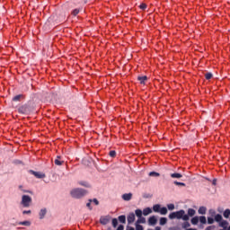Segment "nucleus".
Masks as SVG:
<instances>
[{
  "instance_id": "nucleus-10",
  "label": "nucleus",
  "mask_w": 230,
  "mask_h": 230,
  "mask_svg": "<svg viewBox=\"0 0 230 230\" xmlns=\"http://www.w3.org/2000/svg\"><path fill=\"white\" fill-rule=\"evenodd\" d=\"M136 220V214L134 213H129L128 216V224H134Z\"/></svg>"
},
{
  "instance_id": "nucleus-47",
  "label": "nucleus",
  "mask_w": 230,
  "mask_h": 230,
  "mask_svg": "<svg viewBox=\"0 0 230 230\" xmlns=\"http://www.w3.org/2000/svg\"><path fill=\"white\" fill-rule=\"evenodd\" d=\"M187 230H197V229H195V228H189V229H187Z\"/></svg>"
},
{
  "instance_id": "nucleus-33",
  "label": "nucleus",
  "mask_w": 230,
  "mask_h": 230,
  "mask_svg": "<svg viewBox=\"0 0 230 230\" xmlns=\"http://www.w3.org/2000/svg\"><path fill=\"white\" fill-rule=\"evenodd\" d=\"M167 208L170 211H173V209H175V205L173 204H169L167 205Z\"/></svg>"
},
{
  "instance_id": "nucleus-34",
  "label": "nucleus",
  "mask_w": 230,
  "mask_h": 230,
  "mask_svg": "<svg viewBox=\"0 0 230 230\" xmlns=\"http://www.w3.org/2000/svg\"><path fill=\"white\" fill-rule=\"evenodd\" d=\"M109 155L110 157H116V151L114 150L110 151Z\"/></svg>"
},
{
  "instance_id": "nucleus-14",
  "label": "nucleus",
  "mask_w": 230,
  "mask_h": 230,
  "mask_svg": "<svg viewBox=\"0 0 230 230\" xmlns=\"http://www.w3.org/2000/svg\"><path fill=\"white\" fill-rule=\"evenodd\" d=\"M142 213H143L144 217H147V215H150V213H152V208H146L143 209Z\"/></svg>"
},
{
  "instance_id": "nucleus-5",
  "label": "nucleus",
  "mask_w": 230,
  "mask_h": 230,
  "mask_svg": "<svg viewBox=\"0 0 230 230\" xmlns=\"http://www.w3.org/2000/svg\"><path fill=\"white\" fill-rule=\"evenodd\" d=\"M109 222H111V216L101 217L100 224H102V226H107V224H109Z\"/></svg>"
},
{
  "instance_id": "nucleus-48",
  "label": "nucleus",
  "mask_w": 230,
  "mask_h": 230,
  "mask_svg": "<svg viewBox=\"0 0 230 230\" xmlns=\"http://www.w3.org/2000/svg\"><path fill=\"white\" fill-rule=\"evenodd\" d=\"M24 192H25V193H29L30 191H28V190H24Z\"/></svg>"
},
{
  "instance_id": "nucleus-41",
  "label": "nucleus",
  "mask_w": 230,
  "mask_h": 230,
  "mask_svg": "<svg viewBox=\"0 0 230 230\" xmlns=\"http://www.w3.org/2000/svg\"><path fill=\"white\" fill-rule=\"evenodd\" d=\"M182 227H183L184 229H186V227H190V223H188V222L183 223Z\"/></svg>"
},
{
  "instance_id": "nucleus-17",
  "label": "nucleus",
  "mask_w": 230,
  "mask_h": 230,
  "mask_svg": "<svg viewBox=\"0 0 230 230\" xmlns=\"http://www.w3.org/2000/svg\"><path fill=\"white\" fill-rule=\"evenodd\" d=\"M135 215L137 217V218H141V217H143V210L142 209L135 210Z\"/></svg>"
},
{
  "instance_id": "nucleus-23",
  "label": "nucleus",
  "mask_w": 230,
  "mask_h": 230,
  "mask_svg": "<svg viewBox=\"0 0 230 230\" xmlns=\"http://www.w3.org/2000/svg\"><path fill=\"white\" fill-rule=\"evenodd\" d=\"M146 222V219L145 217H143V216L138 217V219L137 221V224H145Z\"/></svg>"
},
{
  "instance_id": "nucleus-44",
  "label": "nucleus",
  "mask_w": 230,
  "mask_h": 230,
  "mask_svg": "<svg viewBox=\"0 0 230 230\" xmlns=\"http://www.w3.org/2000/svg\"><path fill=\"white\" fill-rule=\"evenodd\" d=\"M93 202L95 204V206H98V204H100L97 199H93Z\"/></svg>"
},
{
  "instance_id": "nucleus-45",
  "label": "nucleus",
  "mask_w": 230,
  "mask_h": 230,
  "mask_svg": "<svg viewBox=\"0 0 230 230\" xmlns=\"http://www.w3.org/2000/svg\"><path fill=\"white\" fill-rule=\"evenodd\" d=\"M126 230H134V227H128Z\"/></svg>"
},
{
  "instance_id": "nucleus-1",
  "label": "nucleus",
  "mask_w": 230,
  "mask_h": 230,
  "mask_svg": "<svg viewBox=\"0 0 230 230\" xmlns=\"http://www.w3.org/2000/svg\"><path fill=\"white\" fill-rule=\"evenodd\" d=\"M169 218L170 220H173L174 218L181 220V218H182V220H185V222H187V220H190V217L186 215V212L184 210L171 213L169 215Z\"/></svg>"
},
{
  "instance_id": "nucleus-50",
  "label": "nucleus",
  "mask_w": 230,
  "mask_h": 230,
  "mask_svg": "<svg viewBox=\"0 0 230 230\" xmlns=\"http://www.w3.org/2000/svg\"><path fill=\"white\" fill-rule=\"evenodd\" d=\"M178 184H182V183H178Z\"/></svg>"
},
{
  "instance_id": "nucleus-46",
  "label": "nucleus",
  "mask_w": 230,
  "mask_h": 230,
  "mask_svg": "<svg viewBox=\"0 0 230 230\" xmlns=\"http://www.w3.org/2000/svg\"><path fill=\"white\" fill-rule=\"evenodd\" d=\"M155 230H161V227L157 226V227L155 228Z\"/></svg>"
},
{
  "instance_id": "nucleus-28",
  "label": "nucleus",
  "mask_w": 230,
  "mask_h": 230,
  "mask_svg": "<svg viewBox=\"0 0 230 230\" xmlns=\"http://www.w3.org/2000/svg\"><path fill=\"white\" fill-rule=\"evenodd\" d=\"M205 78H206V80H211V79L213 78V74H211V73H207V74L205 75Z\"/></svg>"
},
{
  "instance_id": "nucleus-7",
  "label": "nucleus",
  "mask_w": 230,
  "mask_h": 230,
  "mask_svg": "<svg viewBox=\"0 0 230 230\" xmlns=\"http://www.w3.org/2000/svg\"><path fill=\"white\" fill-rule=\"evenodd\" d=\"M22 100H26V95L25 94H18V95H15L13 98V102H22Z\"/></svg>"
},
{
  "instance_id": "nucleus-19",
  "label": "nucleus",
  "mask_w": 230,
  "mask_h": 230,
  "mask_svg": "<svg viewBox=\"0 0 230 230\" xmlns=\"http://www.w3.org/2000/svg\"><path fill=\"white\" fill-rule=\"evenodd\" d=\"M171 177L172 179H181V177H182V174H181L179 172H174V173L171 174Z\"/></svg>"
},
{
  "instance_id": "nucleus-32",
  "label": "nucleus",
  "mask_w": 230,
  "mask_h": 230,
  "mask_svg": "<svg viewBox=\"0 0 230 230\" xmlns=\"http://www.w3.org/2000/svg\"><path fill=\"white\" fill-rule=\"evenodd\" d=\"M111 224H112L113 227H118V219L113 218L111 221Z\"/></svg>"
},
{
  "instance_id": "nucleus-12",
  "label": "nucleus",
  "mask_w": 230,
  "mask_h": 230,
  "mask_svg": "<svg viewBox=\"0 0 230 230\" xmlns=\"http://www.w3.org/2000/svg\"><path fill=\"white\" fill-rule=\"evenodd\" d=\"M60 159H62L61 156H57V159L54 161L57 166H62V164H64V161H61Z\"/></svg>"
},
{
  "instance_id": "nucleus-26",
  "label": "nucleus",
  "mask_w": 230,
  "mask_h": 230,
  "mask_svg": "<svg viewBox=\"0 0 230 230\" xmlns=\"http://www.w3.org/2000/svg\"><path fill=\"white\" fill-rule=\"evenodd\" d=\"M224 217H225V218H229V216H230V209H226L225 211H224Z\"/></svg>"
},
{
  "instance_id": "nucleus-38",
  "label": "nucleus",
  "mask_w": 230,
  "mask_h": 230,
  "mask_svg": "<svg viewBox=\"0 0 230 230\" xmlns=\"http://www.w3.org/2000/svg\"><path fill=\"white\" fill-rule=\"evenodd\" d=\"M22 215H31V210H23Z\"/></svg>"
},
{
  "instance_id": "nucleus-40",
  "label": "nucleus",
  "mask_w": 230,
  "mask_h": 230,
  "mask_svg": "<svg viewBox=\"0 0 230 230\" xmlns=\"http://www.w3.org/2000/svg\"><path fill=\"white\" fill-rule=\"evenodd\" d=\"M92 202H93V200L89 199V202L86 204V206L89 208V209H93V208L91 207Z\"/></svg>"
},
{
  "instance_id": "nucleus-3",
  "label": "nucleus",
  "mask_w": 230,
  "mask_h": 230,
  "mask_svg": "<svg viewBox=\"0 0 230 230\" xmlns=\"http://www.w3.org/2000/svg\"><path fill=\"white\" fill-rule=\"evenodd\" d=\"M31 197L28 196V195H22V201L21 204L22 206V208H30V206H31Z\"/></svg>"
},
{
  "instance_id": "nucleus-9",
  "label": "nucleus",
  "mask_w": 230,
  "mask_h": 230,
  "mask_svg": "<svg viewBox=\"0 0 230 230\" xmlns=\"http://www.w3.org/2000/svg\"><path fill=\"white\" fill-rule=\"evenodd\" d=\"M138 82H140L141 85H145L146 82L148 81V76L143 75L137 77Z\"/></svg>"
},
{
  "instance_id": "nucleus-21",
  "label": "nucleus",
  "mask_w": 230,
  "mask_h": 230,
  "mask_svg": "<svg viewBox=\"0 0 230 230\" xmlns=\"http://www.w3.org/2000/svg\"><path fill=\"white\" fill-rule=\"evenodd\" d=\"M188 217H195V209L193 208H189L188 209Z\"/></svg>"
},
{
  "instance_id": "nucleus-37",
  "label": "nucleus",
  "mask_w": 230,
  "mask_h": 230,
  "mask_svg": "<svg viewBox=\"0 0 230 230\" xmlns=\"http://www.w3.org/2000/svg\"><path fill=\"white\" fill-rule=\"evenodd\" d=\"M215 219L213 217H208V224H214Z\"/></svg>"
},
{
  "instance_id": "nucleus-8",
  "label": "nucleus",
  "mask_w": 230,
  "mask_h": 230,
  "mask_svg": "<svg viewBox=\"0 0 230 230\" xmlns=\"http://www.w3.org/2000/svg\"><path fill=\"white\" fill-rule=\"evenodd\" d=\"M19 114H26L28 112V105L24 104L18 108Z\"/></svg>"
},
{
  "instance_id": "nucleus-11",
  "label": "nucleus",
  "mask_w": 230,
  "mask_h": 230,
  "mask_svg": "<svg viewBox=\"0 0 230 230\" xmlns=\"http://www.w3.org/2000/svg\"><path fill=\"white\" fill-rule=\"evenodd\" d=\"M148 223L150 226H155L157 224V218H155V216L150 217L148 219Z\"/></svg>"
},
{
  "instance_id": "nucleus-6",
  "label": "nucleus",
  "mask_w": 230,
  "mask_h": 230,
  "mask_svg": "<svg viewBox=\"0 0 230 230\" xmlns=\"http://www.w3.org/2000/svg\"><path fill=\"white\" fill-rule=\"evenodd\" d=\"M30 172L32 175H34V177H36V179H44L46 177V174H44L43 172H35V171H30Z\"/></svg>"
},
{
  "instance_id": "nucleus-29",
  "label": "nucleus",
  "mask_w": 230,
  "mask_h": 230,
  "mask_svg": "<svg viewBox=\"0 0 230 230\" xmlns=\"http://www.w3.org/2000/svg\"><path fill=\"white\" fill-rule=\"evenodd\" d=\"M199 222L200 224H206L208 222L206 219V217L204 216L199 217Z\"/></svg>"
},
{
  "instance_id": "nucleus-16",
  "label": "nucleus",
  "mask_w": 230,
  "mask_h": 230,
  "mask_svg": "<svg viewBox=\"0 0 230 230\" xmlns=\"http://www.w3.org/2000/svg\"><path fill=\"white\" fill-rule=\"evenodd\" d=\"M46 213H48V211L46 210V208H42V209L40 211V219L44 218V217H46Z\"/></svg>"
},
{
  "instance_id": "nucleus-20",
  "label": "nucleus",
  "mask_w": 230,
  "mask_h": 230,
  "mask_svg": "<svg viewBox=\"0 0 230 230\" xmlns=\"http://www.w3.org/2000/svg\"><path fill=\"white\" fill-rule=\"evenodd\" d=\"M198 212L199 215H206V207H200Z\"/></svg>"
},
{
  "instance_id": "nucleus-42",
  "label": "nucleus",
  "mask_w": 230,
  "mask_h": 230,
  "mask_svg": "<svg viewBox=\"0 0 230 230\" xmlns=\"http://www.w3.org/2000/svg\"><path fill=\"white\" fill-rule=\"evenodd\" d=\"M117 230H125V226L123 225H119Z\"/></svg>"
},
{
  "instance_id": "nucleus-30",
  "label": "nucleus",
  "mask_w": 230,
  "mask_h": 230,
  "mask_svg": "<svg viewBox=\"0 0 230 230\" xmlns=\"http://www.w3.org/2000/svg\"><path fill=\"white\" fill-rule=\"evenodd\" d=\"M159 172H149V176L150 177H159Z\"/></svg>"
},
{
  "instance_id": "nucleus-24",
  "label": "nucleus",
  "mask_w": 230,
  "mask_h": 230,
  "mask_svg": "<svg viewBox=\"0 0 230 230\" xmlns=\"http://www.w3.org/2000/svg\"><path fill=\"white\" fill-rule=\"evenodd\" d=\"M168 222V219L166 217H161L160 218V226H165V224Z\"/></svg>"
},
{
  "instance_id": "nucleus-2",
  "label": "nucleus",
  "mask_w": 230,
  "mask_h": 230,
  "mask_svg": "<svg viewBox=\"0 0 230 230\" xmlns=\"http://www.w3.org/2000/svg\"><path fill=\"white\" fill-rule=\"evenodd\" d=\"M86 193L87 190L80 188L73 189L70 191V195L73 197V199H82V197H85Z\"/></svg>"
},
{
  "instance_id": "nucleus-35",
  "label": "nucleus",
  "mask_w": 230,
  "mask_h": 230,
  "mask_svg": "<svg viewBox=\"0 0 230 230\" xmlns=\"http://www.w3.org/2000/svg\"><path fill=\"white\" fill-rule=\"evenodd\" d=\"M78 13H80V10H78V9H75V10L72 12V15H75V16L78 15Z\"/></svg>"
},
{
  "instance_id": "nucleus-15",
  "label": "nucleus",
  "mask_w": 230,
  "mask_h": 230,
  "mask_svg": "<svg viewBox=\"0 0 230 230\" xmlns=\"http://www.w3.org/2000/svg\"><path fill=\"white\" fill-rule=\"evenodd\" d=\"M220 227H223L224 229H227L228 223L226 220H222L219 222Z\"/></svg>"
},
{
  "instance_id": "nucleus-25",
  "label": "nucleus",
  "mask_w": 230,
  "mask_h": 230,
  "mask_svg": "<svg viewBox=\"0 0 230 230\" xmlns=\"http://www.w3.org/2000/svg\"><path fill=\"white\" fill-rule=\"evenodd\" d=\"M215 220H216V222H219V223L222 222V215H220V214L216 215Z\"/></svg>"
},
{
  "instance_id": "nucleus-18",
  "label": "nucleus",
  "mask_w": 230,
  "mask_h": 230,
  "mask_svg": "<svg viewBox=\"0 0 230 230\" xmlns=\"http://www.w3.org/2000/svg\"><path fill=\"white\" fill-rule=\"evenodd\" d=\"M119 222H120V224H126L127 223V217L125 216H119Z\"/></svg>"
},
{
  "instance_id": "nucleus-36",
  "label": "nucleus",
  "mask_w": 230,
  "mask_h": 230,
  "mask_svg": "<svg viewBox=\"0 0 230 230\" xmlns=\"http://www.w3.org/2000/svg\"><path fill=\"white\" fill-rule=\"evenodd\" d=\"M147 7L146 4H141L139 5L140 10H145Z\"/></svg>"
},
{
  "instance_id": "nucleus-39",
  "label": "nucleus",
  "mask_w": 230,
  "mask_h": 230,
  "mask_svg": "<svg viewBox=\"0 0 230 230\" xmlns=\"http://www.w3.org/2000/svg\"><path fill=\"white\" fill-rule=\"evenodd\" d=\"M136 229L137 230H143V226L139 225V223H138V224L136 225Z\"/></svg>"
},
{
  "instance_id": "nucleus-49",
  "label": "nucleus",
  "mask_w": 230,
  "mask_h": 230,
  "mask_svg": "<svg viewBox=\"0 0 230 230\" xmlns=\"http://www.w3.org/2000/svg\"><path fill=\"white\" fill-rule=\"evenodd\" d=\"M228 230H230V226H228Z\"/></svg>"
},
{
  "instance_id": "nucleus-13",
  "label": "nucleus",
  "mask_w": 230,
  "mask_h": 230,
  "mask_svg": "<svg viewBox=\"0 0 230 230\" xmlns=\"http://www.w3.org/2000/svg\"><path fill=\"white\" fill-rule=\"evenodd\" d=\"M123 200H131L132 199V193H126L122 195Z\"/></svg>"
},
{
  "instance_id": "nucleus-43",
  "label": "nucleus",
  "mask_w": 230,
  "mask_h": 230,
  "mask_svg": "<svg viewBox=\"0 0 230 230\" xmlns=\"http://www.w3.org/2000/svg\"><path fill=\"white\" fill-rule=\"evenodd\" d=\"M206 230H215V226H208Z\"/></svg>"
},
{
  "instance_id": "nucleus-27",
  "label": "nucleus",
  "mask_w": 230,
  "mask_h": 230,
  "mask_svg": "<svg viewBox=\"0 0 230 230\" xmlns=\"http://www.w3.org/2000/svg\"><path fill=\"white\" fill-rule=\"evenodd\" d=\"M19 226H31V223L30 221H22Z\"/></svg>"
},
{
  "instance_id": "nucleus-4",
  "label": "nucleus",
  "mask_w": 230,
  "mask_h": 230,
  "mask_svg": "<svg viewBox=\"0 0 230 230\" xmlns=\"http://www.w3.org/2000/svg\"><path fill=\"white\" fill-rule=\"evenodd\" d=\"M153 211L161 215H166L168 213V208H166V207L161 208V205L156 204L153 206Z\"/></svg>"
},
{
  "instance_id": "nucleus-22",
  "label": "nucleus",
  "mask_w": 230,
  "mask_h": 230,
  "mask_svg": "<svg viewBox=\"0 0 230 230\" xmlns=\"http://www.w3.org/2000/svg\"><path fill=\"white\" fill-rule=\"evenodd\" d=\"M191 224L197 226L199 224V217H194L191 218Z\"/></svg>"
},
{
  "instance_id": "nucleus-31",
  "label": "nucleus",
  "mask_w": 230,
  "mask_h": 230,
  "mask_svg": "<svg viewBox=\"0 0 230 230\" xmlns=\"http://www.w3.org/2000/svg\"><path fill=\"white\" fill-rule=\"evenodd\" d=\"M80 186H84V188H89V183L87 181H79Z\"/></svg>"
}]
</instances>
